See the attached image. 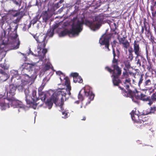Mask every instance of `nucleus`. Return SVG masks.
<instances>
[{
  "instance_id": "bf43d9fd",
  "label": "nucleus",
  "mask_w": 156,
  "mask_h": 156,
  "mask_svg": "<svg viewBox=\"0 0 156 156\" xmlns=\"http://www.w3.org/2000/svg\"><path fill=\"white\" fill-rule=\"evenodd\" d=\"M152 15L153 16H155V15H154V13H152Z\"/></svg>"
},
{
  "instance_id": "c9c22d12",
  "label": "nucleus",
  "mask_w": 156,
  "mask_h": 156,
  "mask_svg": "<svg viewBox=\"0 0 156 156\" xmlns=\"http://www.w3.org/2000/svg\"><path fill=\"white\" fill-rule=\"evenodd\" d=\"M152 64L151 63H149V64L147 65V69L148 71L151 72L152 70Z\"/></svg>"
},
{
  "instance_id": "393cba45",
  "label": "nucleus",
  "mask_w": 156,
  "mask_h": 156,
  "mask_svg": "<svg viewBox=\"0 0 156 156\" xmlns=\"http://www.w3.org/2000/svg\"><path fill=\"white\" fill-rule=\"evenodd\" d=\"M149 96H147V95L141 93H140V98L139 100L143 101H149Z\"/></svg>"
},
{
  "instance_id": "338daca9",
  "label": "nucleus",
  "mask_w": 156,
  "mask_h": 156,
  "mask_svg": "<svg viewBox=\"0 0 156 156\" xmlns=\"http://www.w3.org/2000/svg\"><path fill=\"white\" fill-rule=\"evenodd\" d=\"M60 80H62V78H61V77L60 78Z\"/></svg>"
},
{
  "instance_id": "ea45409f",
  "label": "nucleus",
  "mask_w": 156,
  "mask_h": 156,
  "mask_svg": "<svg viewBox=\"0 0 156 156\" xmlns=\"http://www.w3.org/2000/svg\"><path fill=\"white\" fill-rule=\"evenodd\" d=\"M58 24H56L53 25L51 29L53 30H55L58 28Z\"/></svg>"
},
{
  "instance_id": "9d476101",
  "label": "nucleus",
  "mask_w": 156,
  "mask_h": 156,
  "mask_svg": "<svg viewBox=\"0 0 156 156\" xmlns=\"http://www.w3.org/2000/svg\"><path fill=\"white\" fill-rule=\"evenodd\" d=\"M103 21V19L99 16H96L95 20L93 22L86 21V24L89 26L90 28L93 30L99 28L101 26V23Z\"/></svg>"
},
{
  "instance_id": "49530a36",
  "label": "nucleus",
  "mask_w": 156,
  "mask_h": 156,
  "mask_svg": "<svg viewBox=\"0 0 156 156\" xmlns=\"http://www.w3.org/2000/svg\"><path fill=\"white\" fill-rule=\"evenodd\" d=\"M63 1H64L63 0H60L59 1V2L57 3V5H58V4L59 3L62 4L63 2Z\"/></svg>"
},
{
  "instance_id": "bb28decb",
  "label": "nucleus",
  "mask_w": 156,
  "mask_h": 156,
  "mask_svg": "<svg viewBox=\"0 0 156 156\" xmlns=\"http://www.w3.org/2000/svg\"><path fill=\"white\" fill-rule=\"evenodd\" d=\"M98 6H93V5L92 4L89 5V6L87 7L86 9L87 10H89L90 11V12H94L95 9L97 8Z\"/></svg>"
},
{
  "instance_id": "b1692460",
  "label": "nucleus",
  "mask_w": 156,
  "mask_h": 156,
  "mask_svg": "<svg viewBox=\"0 0 156 156\" xmlns=\"http://www.w3.org/2000/svg\"><path fill=\"white\" fill-rule=\"evenodd\" d=\"M47 41H45L40 42H38L37 49L41 51L42 48H44L46 46Z\"/></svg>"
},
{
  "instance_id": "e2e57ef3",
  "label": "nucleus",
  "mask_w": 156,
  "mask_h": 156,
  "mask_svg": "<svg viewBox=\"0 0 156 156\" xmlns=\"http://www.w3.org/2000/svg\"><path fill=\"white\" fill-rule=\"evenodd\" d=\"M36 21H34V23H36Z\"/></svg>"
},
{
  "instance_id": "412c9836",
  "label": "nucleus",
  "mask_w": 156,
  "mask_h": 156,
  "mask_svg": "<svg viewBox=\"0 0 156 156\" xmlns=\"http://www.w3.org/2000/svg\"><path fill=\"white\" fill-rule=\"evenodd\" d=\"M48 11L43 12L42 13V17L43 21L46 22L50 17V16L48 14Z\"/></svg>"
},
{
  "instance_id": "6e6d98bb",
  "label": "nucleus",
  "mask_w": 156,
  "mask_h": 156,
  "mask_svg": "<svg viewBox=\"0 0 156 156\" xmlns=\"http://www.w3.org/2000/svg\"><path fill=\"white\" fill-rule=\"evenodd\" d=\"M156 5V1L154 2V6H155Z\"/></svg>"
},
{
  "instance_id": "9b49d317",
  "label": "nucleus",
  "mask_w": 156,
  "mask_h": 156,
  "mask_svg": "<svg viewBox=\"0 0 156 156\" xmlns=\"http://www.w3.org/2000/svg\"><path fill=\"white\" fill-rule=\"evenodd\" d=\"M17 28L18 25H16L15 26L14 31L12 32L11 33H10L12 30V28L11 26H9V28H8L7 30L8 32V34L9 36V38L12 41H17V44L15 47L16 49L19 48L20 44V41L19 38H18V35L17 33Z\"/></svg>"
},
{
  "instance_id": "1a4fd4ad",
  "label": "nucleus",
  "mask_w": 156,
  "mask_h": 156,
  "mask_svg": "<svg viewBox=\"0 0 156 156\" xmlns=\"http://www.w3.org/2000/svg\"><path fill=\"white\" fill-rule=\"evenodd\" d=\"M133 50L131 47H130L128 50L131 60H132L133 58V55L132 53L133 51L135 54L136 55V59L139 56H141V50L140 47L139 41L135 40L133 44Z\"/></svg>"
},
{
  "instance_id": "5fc2aeb1",
  "label": "nucleus",
  "mask_w": 156,
  "mask_h": 156,
  "mask_svg": "<svg viewBox=\"0 0 156 156\" xmlns=\"http://www.w3.org/2000/svg\"><path fill=\"white\" fill-rule=\"evenodd\" d=\"M154 89H156V84H154Z\"/></svg>"
},
{
  "instance_id": "4be33fe9",
  "label": "nucleus",
  "mask_w": 156,
  "mask_h": 156,
  "mask_svg": "<svg viewBox=\"0 0 156 156\" xmlns=\"http://www.w3.org/2000/svg\"><path fill=\"white\" fill-rule=\"evenodd\" d=\"M24 93L26 95V102L27 104H30L32 103L31 101H30L29 99V98L30 97V92L29 89L25 88L24 89Z\"/></svg>"
},
{
  "instance_id": "2f4dec72",
  "label": "nucleus",
  "mask_w": 156,
  "mask_h": 156,
  "mask_svg": "<svg viewBox=\"0 0 156 156\" xmlns=\"http://www.w3.org/2000/svg\"><path fill=\"white\" fill-rule=\"evenodd\" d=\"M42 52L43 53V56L41 57V58L43 59L44 58V57L46 56V54L47 53L48 51L47 49L46 48H42Z\"/></svg>"
},
{
  "instance_id": "052dcab7",
  "label": "nucleus",
  "mask_w": 156,
  "mask_h": 156,
  "mask_svg": "<svg viewBox=\"0 0 156 156\" xmlns=\"http://www.w3.org/2000/svg\"><path fill=\"white\" fill-rule=\"evenodd\" d=\"M154 73H155V76H156V71H154Z\"/></svg>"
},
{
  "instance_id": "79ce46f5",
  "label": "nucleus",
  "mask_w": 156,
  "mask_h": 156,
  "mask_svg": "<svg viewBox=\"0 0 156 156\" xmlns=\"http://www.w3.org/2000/svg\"><path fill=\"white\" fill-rule=\"evenodd\" d=\"M136 64L139 67H140L141 66V62L140 60L139 59H138L137 60Z\"/></svg>"
},
{
  "instance_id": "f03ea898",
  "label": "nucleus",
  "mask_w": 156,
  "mask_h": 156,
  "mask_svg": "<svg viewBox=\"0 0 156 156\" xmlns=\"http://www.w3.org/2000/svg\"><path fill=\"white\" fill-rule=\"evenodd\" d=\"M116 40H114L112 43L113 55V58L111 65L112 69L108 66H106L105 68L106 70L112 74L111 77L112 78V82L114 86H117V59L115 58L116 54L114 48V47L116 46Z\"/></svg>"
},
{
  "instance_id": "f704fd0d",
  "label": "nucleus",
  "mask_w": 156,
  "mask_h": 156,
  "mask_svg": "<svg viewBox=\"0 0 156 156\" xmlns=\"http://www.w3.org/2000/svg\"><path fill=\"white\" fill-rule=\"evenodd\" d=\"M147 23L146 21L145 20L144 21V25L143 26H142V27H143L144 29H145V30L148 33L149 32V30H148L147 29V25L146 24V23Z\"/></svg>"
},
{
  "instance_id": "69168bd1",
  "label": "nucleus",
  "mask_w": 156,
  "mask_h": 156,
  "mask_svg": "<svg viewBox=\"0 0 156 156\" xmlns=\"http://www.w3.org/2000/svg\"><path fill=\"white\" fill-rule=\"evenodd\" d=\"M142 67H144V65H142Z\"/></svg>"
},
{
  "instance_id": "f3484780",
  "label": "nucleus",
  "mask_w": 156,
  "mask_h": 156,
  "mask_svg": "<svg viewBox=\"0 0 156 156\" xmlns=\"http://www.w3.org/2000/svg\"><path fill=\"white\" fill-rule=\"evenodd\" d=\"M34 38L37 41V42H40L46 41V36L44 34H40L37 36V34L34 36Z\"/></svg>"
},
{
  "instance_id": "774afa93",
  "label": "nucleus",
  "mask_w": 156,
  "mask_h": 156,
  "mask_svg": "<svg viewBox=\"0 0 156 156\" xmlns=\"http://www.w3.org/2000/svg\"><path fill=\"white\" fill-rule=\"evenodd\" d=\"M154 0H152V1L153 2L154 1Z\"/></svg>"
},
{
  "instance_id": "6ab92c4d",
  "label": "nucleus",
  "mask_w": 156,
  "mask_h": 156,
  "mask_svg": "<svg viewBox=\"0 0 156 156\" xmlns=\"http://www.w3.org/2000/svg\"><path fill=\"white\" fill-rule=\"evenodd\" d=\"M27 81H22L20 85L16 86V88L18 89L20 91L22 92L23 90L27 87Z\"/></svg>"
},
{
  "instance_id": "cd10ccee",
  "label": "nucleus",
  "mask_w": 156,
  "mask_h": 156,
  "mask_svg": "<svg viewBox=\"0 0 156 156\" xmlns=\"http://www.w3.org/2000/svg\"><path fill=\"white\" fill-rule=\"evenodd\" d=\"M69 112L67 110H64L62 111V114L64 116H62V117L63 118L66 119L68 117V113Z\"/></svg>"
},
{
  "instance_id": "7c9ffc66",
  "label": "nucleus",
  "mask_w": 156,
  "mask_h": 156,
  "mask_svg": "<svg viewBox=\"0 0 156 156\" xmlns=\"http://www.w3.org/2000/svg\"><path fill=\"white\" fill-rule=\"evenodd\" d=\"M54 30H53L51 28L49 29L47 32V34L48 35L49 37H52L54 35Z\"/></svg>"
},
{
  "instance_id": "e433bc0d",
  "label": "nucleus",
  "mask_w": 156,
  "mask_h": 156,
  "mask_svg": "<svg viewBox=\"0 0 156 156\" xmlns=\"http://www.w3.org/2000/svg\"><path fill=\"white\" fill-rule=\"evenodd\" d=\"M50 68V65L46 64L44 68V70L46 71L49 70Z\"/></svg>"
},
{
  "instance_id": "39448f33",
  "label": "nucleus",
  "mask_w": 156,
  "mask_h": 156,
  "mask_svg": "<svg viewBox=\"0 0 156 156\" xmlns=\"http://www.w3.org/2000/svg\"><path fill=\"white\" fill-rule=\"evenodd\" d=\"M83 23L80 20H78L75 23H73L72 25V28L70 30L65 29L61 31L59 34L60 37L65 36L67 35L70 36L72 34L73 36L75 35H78L83 29Z\"/></svg>"
},
{
  "instance_id": "a18cd8bd",
  "label": "nucleus",
  "mask_w": 156,
  "mask_h": 156,
  "mask_svg": "<svg viewBox=\"0 0 156 156\" xmlns=\"http://www.w3.org/2000/svg\"><path fill=\"white\" fill-rule=\"evenodd\" d=\"M79 9L77 7V9H76L73 12V14H75L78 11Z\"/></svg>"
},
{
  "instance_id": "3c124183",
  "label": "nucleus",
  "mask_w": 156,
  "mask_h": 156,
  "mask_svg": "<svg viewBox=\"0 0 156 156\" xmlns=\"http://www.w3.org/2000/svg\"><path fill=\"white\" fill-rule=\"evenodd\" d=\"M4 46H5V47H4L2 49V50L1 49V47H0V51H2V52L3 51V50H4V48L5 47V45H4Z\"/></svg>"
},
{
  "instance_id": "2eb2a0df",
  "label": "nucleus",
  "mask_w": 156,
  "mask_h": 156,
  "mask_svg": "<svg viewBox=\"0 0 156 156\" xmlns=\"http://www.w3.org/2000/svg\"><path fill=\"white\" fill-rule=\"evenodd\" d=\"M130 65L129 62H128V63L126 64H125V66L124 67H122V68H120L119 66H118V79H119L121 77L122 75L120 77H119V76H120L121 74L122 73V69H123V71L122 74H123V72H124L126 70L127 72L128 73V75L127 76L125 77L124 78V80H125L127 78H129L128 77L129 76V74L127 72V69H129L130 68ZM123 74H122V75Z\"/></svg>"
},
{
  "instance_id": "37998d69",
  "label": "nucleus",
  "mask_w": 156,
  "mask_h": 156,
  "mask_svg": "<svg viewBox=\"0 0 156 156\" xmlns=\"http://www.w3.org/2000/svg\"><path fill=\"white\" fill-rule=\"evenodd\" d=\"M44 88V86H41L38 89V92L42 91Z\"/></svg>"
},
{
  "instance_id": "c85d7f7f",
  "label": "nucleus",
  "mask_w": 156,
  "mask_h": 156,
  "mask_svg": "<svg viewBox=\"0 0 156 156\" xmlns=\"http://www.w3.org/2000/svg\"><path fill=\"white\" fill-rule=\"evenodd\" d=\"M46 104L48 106V108L49 109H50L51 108L53 105V103L51 100H47L46 102Z\"/></svg>"
},
{
  "instance_id": "a19ab883",
  "label": "nucleus",
  "mask_w": 156,
  "mask_h": 156,
  "mask_svg": "<svg viewBox=\"0 0 156 156\" xmlns=\"http://www.w3.org/2000/svg\"><path fill=\"white\" fill-rule=\"evenodd\" d=\"M9 18V16L8 15L2 17V19L5 21H6V22H7L8 20L7 19Z\"/></svg>"
},
{
  "instance_id": "c03bdc74",
  "label": "nucleus",
  "mask_w": 156,
  "mask_h": 156,
  "mask_svg": "<svg viewBox=\"0 0 156 156\" xmlns=\"http://www.w3.org/2000/svg\"><path fill=\"white\" fill-rule=\"evenodd\" d=\"M140 56L141 57V58H142V60L143 63H144L146 62H147L146 60L143 57V56L142 55H141V56Z\"/></svg>"
},
{
  "instance_id": "0e129e2a",
  "label": "nucleus",
  "mask_w": 156,
  "mask_h": 156,
  "mask_svg": "<svg viewBox=\"0 0 156 156\" xmlns=\"http://www.w3.org/2000/svg\"><path fill=\"white\" fill-rule=\"evenodd\" d=\"M2 101L3 102L4 101V99H2Z\"/></svg>"
},
{
  "instance_id": "473e14b6",
  "label": "nucleus",
  "mask_w": 156,
  "mask_h": 156,
  "mask_svg": "<svg viewBox=\"0 0 156 156\" xmlns=\"http://www.w3.org/2000/svg\"><path fill=\"white\" fill-rule=\"evenodd\" d=\"M38 94L40 97L41 98H44V100L46 98V95L43 92H38Z\"/></svg>"
},
{
  "instance_id": "423d86ee",
  "label": "nucleus",
  "mask_w": 156,
  "mask_h": 156,
  "mask_svg": "<svg viewBox=\"0 0 156 156\" xmlns=\"http://www.w3.org/2000/svg\"><path fill=\"white\" fill-rule=\"evenodd\" d=\"M111 29V33L108 34H104L102 36L103 40H101V38L100 39V44L102 45H105V47L109 50V41L111 38L116 37L117 36V34L115 30L116 29V25L115 23L112 22L110 25Z\"/></svg>"
},
{
  "instance_id": "c756f323",
  "label": "nucleus",
  "mask_w": 156,
  "mask_h": 156,
  "mask_svg": "<svg viewBox=\"0 0 156 156\" xmlns=\"http://www.w3.org/2000/svg\"><path fill=\"white\" fill-rule=\"evenodd\" d=\"M13 3L16 5L19 6H20L21 3V0H12Z\"/></svg>"
},
{
  "instance_id": "20e7f679",
  "label": "nucleus",
  "mask_w": 156,
  "mask_h": 156,
  "mask_svg": "<svg viewBox=\"0 0 156 156\" xmlns=\"http://www.w3.org/2000/svg\"><path fill=\"white\" fill-rule=\"evenodd\" d=\"M94 97V94L93 93L92 88L88 85L86 86L79 92L78 98L79 100H86V105L89 104L93 100Z\"/></svg>"
},
{
  "instance_id": "4c0bfd02",
  "label": "nucleus",
  "mask_w": 156,
  "mask_h": 156,
  "mask_svg": "<svg viewBox=\"0 0 156 156\" xmlns=\"http://www.w3.org/2000/svg\"><path fill=\"white\" fill-rule=\"evenodd\" d=\"M150 113H154L156 111V107H151L150 108Z\"/></svg>"
},
{
  "instance_id": "864d4df0",
  "label": "nucleus",
  "mask_w": 156,
  "mask_h": 156,
  "mask_svg": "<svg viewBox=\"0 0 156 156\" xmlns=\"http://www.w3.org/2000/svg\"><path fill=\"white\" fill-rule=\"evenodd\" d=\"M80 0H77V2H76L75 3V4H77V2H80ZM79 4V3H78V4Z\"/></svg>"
},
{
  "instance_id": "6e6552de",
  "label": "nucleus",
  "mask_w": 156,
  "mask_h": 156,
  "mask_svg": "<svg viewBox=\"0 0 156 156\" xmlns=\"http://www.w3.org/2000/svg\"><path fill=\"white\" fill-rule=\"evenodd\" d=\"M132 120L137 123L136 126L138 128L142 129L148 126V124L143 120L139 119V116L138 114L135 113V112L133 110L130 113Z\"/></svg>"
},
{
  "instance_id": "680f3d73",
  "label": "nucleus",
  "mask_w": 156,
  "mask_h": 156,
  "mask_svg": "<svg viewBox=\"0 0 156 156\" xmlns=\"http://www.w3.org/2000/svg\"><path fill=\"white\" fill-rule=\"evenodd\" d=\"M154 55L155 57H156V53H155L154 54Z\"/></svg>"
},
{
  "instance_id": "13d9d810",
  "label": "nucleus",
  "mask_w": 156,
  "mask_h": 156,
  "mask_svg": "<svg viewBox=\"0 0 156 156\" xmlns=\"http://www.w3.org/2000/svg\"><path fill=\"white\" fill-rule=\"evenodd\" d=\"M119 51L118 50V56L119 55Z\"/></svg>"
},
{
  "instance_id": "58836bf2",
  "label": "nucleus",
  "mask_w": 156,
  "mask_h": 156,
  "mask_svg": "<svg viewBox=\"0 0 156 156\" xmlns=\"http://www.w3.org/2000/svg\"><path fill=\"white\" fill-rule=\"evenodd\" d=\"M71 76L74 78L77 77L79 76V74L78 73H72L71 74Z\"/></svg>"
},
{
  "instance_id": "603ef678",
  "label": "nucleus",
  "mask_w": 156,
  "mask_h": 156,
  "mask_svg": "<svg viewBox=\"0 0 156 156\" xmlns=\"http://www.w3.org/2000/svg\"><path fill=\"white\" fill-rule=\"evenodd\" d=\"M79 101H77L75 102V103H76L77 104H79Z\"/></svg>"
},
{
  "instance_id": "4d7b16f0",
  "label": "nucleus",
  "mask_w": 156,
  "mask_h": 156,
  "mask_svg": "<svg viewBox=\"0 0 156 156\" xmlns=\"http://www.w3.org/2000/svg\"><path fill=\"white\" fill-rule=\"evenodd\" d=\"M133 83L134 84H135V83H136V82L135 81V80H133Z\"/></svg>"
},
{
  "instance_id": "f8f14e48",
  "label": "nucleus",
  "mask_w": 156,
  "mask_h": 156,
  "mask_svg": "<svg viewBox=\"0 0 156 156\" xmlns=\"http://www.w3.org/2000/svg\"><path fill=\"white\" fill-rule=\"evenodd\" d=\"M126 35H124L122 37H121L120 35L118 37L119 44L122 46L124 50L127 52V49L130 46V44L128 41L126 39Z\"/></svg>"
},
{
  "instance_id": "f257e3e1",
  "label": "nucleus",
  "mask_w": 156,
  "mask_h": 156,
  "mask_svg": "<svg viewBox=\"0 0 156 156\" xmlns=\"http://www.w3.org/2000/svg\"><path fill=\"white\" fill-rule=\"evenodd\" d=\"M128 73L126 70L123 72V75L119 79H118V87L121 90L122 95L126 97H130L133 101L136 103L137 101L135 100L134 98L139 100L140 95L138 94L139 92L136 89L133 91L129 89L131 85V80L130 78H127L124 80V78L128 75Z\"/></svg>"
},
{
  "instance_id": "de8ad7c7",
  "label": "nucleus",
  "mask_w": 156,
  "mask_h": 156,
  "mask_svg": "<svg viewBox=\"0 0 156 156\" xmlns=\"http://www.w3.org/2000/svg\"><path fill=\"white\" fill-rule=\"evenodd\" d=\"M0 105H1V106H5L6 105V104L4 102V103H1V104Z\"/></svg>"
},
{
  "instance_id": "5701e85b",
  "label": "nucleus",
  "mask_w": 156,
  "mask_h": 156,
  "mask_svg": "<svg viewBox=\"0 0 156 156\" xmlns=\"http://www.w3.org/2000/svg\"><path fill=\"white\" fill-rule=\"evenodd\" d=\"M16 87L14 84H10L9 86V93L12 95H14L15 91L17 89Z\"/></svg>"
},
{
  "instance_id": "a878e982",
  "label": "nucleus",
  "mask_w": 156,
  "mask_h": 156,
  "mask_svg": "<svg viewBox=\"0 0 156 156\" xmlns=\"http://www.w3.org/2000/svg\"><path fill=\"white\" fill-rule=\"evenodd\" d=\"M73 81L75 83H81L83 82V80L81 76H79L77 77L74 78Z\"/></svg>"
},
{
  "instance_id": "ddd939ff",
  "label": "nucleus",
  "mask_w": 156,
  "mask_h": 156,
  "mask_svg": "<svg viewBox=\"0 0 156 156\" xmlns=\"http://www.w3.org/2000/svg\"><path fill=\"white\" fill-rule=\"evenodd\" d=\"M24 10L23 11H20V10H10L9 11V13L12 16L14 17H17V16L20 15L19 18L18 17L14 21L15 23H19L20 20L22 19L23 17L25 15V12H24Z\"/></svg>"
},
{
  "instance_id": "a211bd4d",
  "label": "nucleus",
  "mask_w": 156,
  "mask_h": 156,
  "mask_svg": "<svg viewBox=\"0 0 156 156\" xmlns=\"http://www.w3.org/2000/svg\"><path fill=\"white\" fill-rule=\"evenodd\" d=\"M35 63L29 64L25 63L23 64V66L24 69L30 71L33 70V69L35 68Z\"/></svg>"
},
{
  "instance_id": "4468645a",
  "label": "nucleus",
  "mask_w": 156,
  "mask_h": 156,
  "mask_svg": "<svg viewBox=\"0 0 156 156\" xmlns=\"http://www.w3.org/2000/svg\"><path fill=\"white\" fill-rule=\"evenodd\" d=\"M1 66L2 69H0V73L1 74V76H0V80L5 81L9 78V76L5 71V70L7 69L5 66L4 65Z\"/></svg>"
},
{
  "instance_id": "8fccbe9b",
  "label": "nucleus",
  "mask_w": 156,
  "mask_h": 156,
  "mask_svg": "<svg viewBox=\"0 0 156 156\" xmlns=\"http://www.w3.org/2000/svg\"><path fill=\"white\" fill-rule=\"evenodd\" d=\"M86 119V118L85 116H83L82 119H81V120L85 121Z\"/></svg>"
},
{
  "instance_id": "72a5a7b5",
  "label": "nucleus",
  "mask_w": 156,
  "mask_h": 156,
  "mask_svg": "<svg viewBox=\"0 0 156 156\" xmlns=\"http://www.w3.org/2000/svg\"><path fill=\"white\" fill-rule=\"evenodd\" d=\"M92 5H93V6H98V8L100 6V2L99 1L94 2Z\"/></svg>"
},
{
  "instance_id": "dca6fc26",
  "label": "nucleus",
  "mask_w": 156,
  "mask_h": 156,
  "mask_svg": "<svg viewBox=\"0 0 156 156\" xmlns=\"http://www.w3.org/2000/svg\"><path fill=\"white\" fill-rule=\"evenodd\" d=\"M36 90H33L32 92V97L31 98L32 101H31L32 103L29 104L30 105H32L34 109L36 108L37 105L38 104V103H37V102L39 99L36 96Z\"/></svg>"
},
{
  "instance_id": "09e8293b",
  "label": "nucleus",
  "mask_w": 156,
  "mask_h": 156,
  "mask_svg": "<svg viewBox=\"0 0 156 156\" xmlns=\"http://www.w3.org/2000/svg\"><path fill=\"white\" fill-rule=\"evenodd\" d=\"M144 29L143 27H142L141 30L140 32V33L141 34H142L144 33Z\"/></svg>"
},
{
  "instance_id": "7ed1b4c3",
  "label": "nucleus",
  "mask_w": 156,
  "mask_h": 156,
  "mask_svg": "<svg viewBox=\"0 0 156 156\" xmlns=\"http://www.w3.org/2000/svg\"><path fill=\"white\" fill-rule=\"evenodd\" d=\"M65 80V85L66 87V89H62L58 91L57 93V98L58 99H60L61 100V104L60 105L61 110H63L62 104L64 101H66V95L67 94L70 96L71 93L70 90H71V87L70 86V83L68 77L66 76L64 78Z\"/></svg>"
},
{
  "instance_id": "aec40b11",
  "label": "nucleus",
  "mask_w": 156,
  "mask_h": 156,
  "mask_svg": "<svg viewBox=\"0 0 156 156\" xmlns=\"http://www.w3.org/2000/svg\"><path fill=\"white\" fill-rule=\"evenodd\" d=\"M156 102V91L152 94L151 97L149 96V101L147 104L151 106L153 102Z\"/></svg>"
},
{
  "instance_id": "0eeeda50",
  "label": "nucleus",
  "mask_w": 156,
  "mask_h": 156,
  "mask_svg": "<svg viewBox=\"0 0 156 156\" xmlns=\"http://www.w3.org/2000/svg\"><path fill=\"white\" fill-rule=\"evenodd\" d=\"M143 83L142 90L143 91H147L150 90L151 89V86L152 85L151 79L146 74L144 78H143V75H140V77L138 83V86L140 87L141 84Z\"/></svg>"
}]
</instances>
